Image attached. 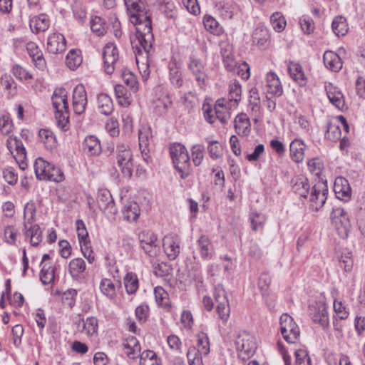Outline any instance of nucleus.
<instances>
[{"mask_svg":"<svg viewBox=\"0 0 365 365\" xmlns=\"http://www.w3.org/2000/svg\"><path fill=\"white\" fill-rule=\"evenodd\" d=\"M130 14V21L136 27L137 38L144 51L148 56L153 49L154 36L151 20L140 0H124Z\"/></svg>","mask_w":365,"mask_h":365,"instance_id":"1","label":"nucleus"},{"mask_svg":"<svg viewBox=\"0 0 365 365\" xmlns=\"http://www.w3.org/2000/svg\"><path fill=\"white\" fill-rule=\"evenodd\" d=\"M170 154L176 170L182 179L186 178L190 172V158L186 148L181 143H174L170 148Z\"/></svg>","mask_w":365,"mask_h":365,"instance_id":"2","label":"nucleus"},{"mask_svg":"<svg viewBox=\"0 0 365 365\" xmlns=\"http://www.w3.org/2000/svg\"><path fill=\"white\" fill-rule=\"evenodd\" d=\"M232 103L225 98L218 99L212 110L207 108L204 110V117L205 120L210 124L215 123L218 119L222 124H226L230 118V109Z\"/></svg>","mask_w":365,"mask_h":365,"instance_id":"3","label":"nucleus"},{"mask_svg":"<svg viewBox=\"0 0 365 365\" xmlns=\"http://www.w3.org/2000/svg\"><path fill=\"white\" fill-rule=\"evenodd\" d=\"M196 346L197 350L190 348L187 356L190 365H203L202 356H207L210 351V344L208 336L205 332H200L196 335Z\"/></svg>","mask_w":365,"mask_h":365,"instance_id":"4","label":"nucleus"},{"mask_svg":"<svg viewBox=\"0 0 365 365\" xmlns=\"http://www.w3.org/2000/svg\"><path fill=\"white\" fill-rule=\"evenodd\" d=\"M115 154L116 163L122 174L126 178H130L133 170V159L129 145L118 143L116 145Z\"/></svg>","mask_w":365,"mask_h":365,"instance_id":"5","label":"nucleus"},{"mask_svg":"<svg viewBox=\"0 0 365 365\" xmlns=\"http://www.w3.org/2000/svg\"><path fill=\"white\" fill-rule=\"evenodd\" d=\"M187 68L195 78L198 87L205 90L208 82L205 63L197 56L196 53L192 52L190 56Z\"/></svg>","mask_w":365,"mask_h":365,"instance_id":"6","label":"nucleus"},{"mask_svg":"<svg viewBox=\"0 0 365 365\" xmlns=\"http://www.w3.org/2000/svg\"><path fill=\"white\" fill-rule=\"evenodd\" d=\"M235 345L239 357L244 361L250 358L257 349L255 337L246 331L237 335L235 340Z\"/></svg>","mask_w":365,"mask_h":365,"instance_id":"7","label":"nucleus"},{"mask_svg":"<svg viewBox=\"0 0 365 365\" xmlns=\"http://www.w3.org/2000/svg\"><path fill=\"white\" fill-rule=\"evenodd\" d=\"M104 71L110 75L116 70L122 68L119 58L118 49L113 43H108L103 52Z\"/></svg>","mask_w":365,"mask_h":365,"instance_id":"8","label":"nucleus"},{"mask_svg":"<svg viewBox=\"0 0 365 365\" xmlns=\"http://www.w3.org/2000/svg\"><path fill=\"white\" fill-rule=\"evenodd\" d=\"M330 219L341 237H346L351 228V223L349 215L344 209L340 207H333Z\"/></svg>","mask_w":365,"mask_h":365,"instance_id":"9","label":"nucleus"},{"mask_svg":"<svg viewBox=\"0 0 365 365\" xmlns=\"http://www.w3.org/2000/svg\"><path fill=\"white\" fill-rule=\"evenodd\" d=\"M280 331L283 338L289 344L295 343L300 335L299 328L292 317L287 313L279 319Z\"/></svg>","mask_w":365,"mask_h":365,"instance_id":"10","label":"nucleus"},{"mask_svg":"<svg viewBox=\"0 0 365 365\" xmlns=\"http://www.w3.org/2000/svg\"><path fill=\"white\" fill-rule=\"evenodd\" d=\"M214 297L217 304L216 312L218 317L225 323L230 317V307L226 292L221 284L215 287Z\"/></svg>","mask_w":365,"mask_h":365,"instance_id":"11","label":"nucleus"},{"mask_svg":"<svg viewBox=\"0 0 365 365\" xmlns=\"http://www.w3.org/2000/svg\"><path fill=\"white\" fill-rule=\"evenodd\" d=\"M309 314L314 323L319 324L325 330L329 327L327 307L324 302L318 301L309 304Z\"/></svg>","mask_w":365,"mask_h":365,"instance_id":"12","label":"nucleus"},{"mask_svg":"<svg viewBox=\"0 0 365 365\" xmlns=\"http://www.w3.org/2000/svg\"><path fill=\"white\" fill-rule=\"evenodd\" d=\"M328 194L327 185L323 182L315 184L308 196L309 206L313 210H319L324 205Z\"/></svg>","mask_w":365,"mask_h":365,"instance_id":"13","label":"nucleus"},{"mask_svg":"<svg viewBox=\"0 0 365 365\" xmlns=\"http://www.w3.org/2000/svg\"><path fill=\"white\" fill-rule=\"evenodd\" d=\"M139 147L143 160L148 163L150 160V146L153 145V133L150 127L144 126L139 130Z\"/></svg>","mask_w":365,"mask_h":365,"instance_id":"14","label":"nucleus"},{"mask_svg":"<svg viewBox=\"0 0 365 365\" xmlns=\"http://www.w3.org/2000/svg\"><path fill=\"white\" fill-rule=\"evenodd\" d=\"M88 103L87 93L83 84L77 85L73 91V109L76 114L85 112Z\"/></svg>","mask_w":365,"mask_h":365,"instance_id":"15","label":"nucleus"},{"mask_svg":"<svg viewBox=\"0 0 365 365\" xmlns=\"http://www.w3.org/2000/svg\"><path fill=\"white\" fill-rule=\"evenodd\" d=\"M163 248L170 260L175 259L180 252V240L178 235H168L163 239Z\"/></svg>","mask_w":365,"mask_h":365,"instance_id":"16","label":"nucleus"},{"mask_svg":"<svg viewBox=\"0 0 365 365\" xmlns=\"http://www.w3.org/2000/svg\"><path fill=\"white\" fill-rule=\"evenodd\" d=\"M324 89L329 101L333 106L339 110H344L346 108L344 96L338 88L334 86L332 83H325Z\"/></svg>","mask_w":365,"mask_h":365,"instance_id":"17","label":"nucleus"},{"mask_svg":"<svg viewBox=\"0 0 365 365\" xmlns=\"http://www.w3.org/2000/svg\"><path fill=\"white\" fill-rule=\"evenodd\" d=\"M334 191L336 197L340 200L347 202L351 197V188L348 180L344 177L336 178L334 183Z\"/></svg>","mask_w":365,"mask_h":365,"instance_id":"18","label":"nucleus"},{"mask_svg":"<svg viewBox=\"0 0 365 365\" xmlns=\"http://www.w3.org/2000/svg\"><path fill=\"white\" fill-rule=\"evenodd\" d=\"M66 48V41L60 33L50 34L47 40V50L49 53L57 54L63 52Z\"/></svg>","mask_w":365,"mask_h":365,"instance_id":"19","label":"nucleus"},{"mask_svg":"<svg viewBox=\"0 0 365 365\" xmlns=\"http://www.w3.org/2000/svg\"><path fill=\"white\" fill-rule=\"evenodd\" d=\"M97 202L99 207L109 214L115 215L117 209L110 192L107 190H101L98 192Z\"/></svg>","mask_w":365,"mask_h":365,"instance_id":"20","label":"nucleus"},{"mask_svg":"<svg viewBox=\"0 0 365 365\" xmlns=\"http://www.w3.org/2000/svg\"><path fill=\"white\" fill-rule=\"evenodd\" d=\"M76 324L78 331L84 333L88 336H92L98 332V321L94 317H89L86 319H79Z\"/></svg>","mask_w":365,"mask_h":365,"instance_id":"21","label":"nucleus"},{"mask_svg":"<svg viewBox=\"0 0 365 365\" xmlns=\"http://www.w3.org/2000/svg\"><path fill=\"white\" fill-rule=\"evenodd\" d=\"M292 191L299 197L307 198L309 195L310 185L308 179L304 175H297L290 181Z\"/></svg>","mask_w":365,"mask_h":365,"instance_id":"22","label":"nucleus"},{"mask_svg":"<svg viewBox=\"0 0 365 365\" xmlns=\"http://www.w3.org/2000/svg\"><path fill=\"white\" fill-rule=\"evenodd\" d=\"M82 148L83 152L88 156H98L102 152L100 140L96 136L93 135L85 138Z\"/></svg>","mask_w":365,"mask_h":365,"instance_id":"23","label":"nucleus"},{"mask_svg":"<svg viewBox=\"0 0 365 365\" xmlns=\"http://www.w3.org/2000/svg\"><path fill=\"white\" fill-rule=\"evenodd\" d=\"M140 246L150 256L153 255V248L156 247L157 237L150 230L142 231L138 235Z\"/></svg>","mask_w":365,"mask_h":365,"instance_id":"24","label":"nucleus"},{"mask_svg":"<svg viewBox=\"0 0 365 365\" xmlns=\"http://www.w3.org/2000/svg\"><path fill=\"white\" fill-rule=\"evenodd\" d=\"M26 48L35 66L43 70L46 67V61L38 46L34 42L30 41L26 43Z\"/></svg>","mask_w":365,"mask_h":365,"instance_id":"25","label":"nucleus"},{"mask_svg":"<svg viewBox=\"0 0 365 365\" xmlns=\"http://www.w3.org/2000/svg\"><path fill=\"white\" fill-rule=\"evenodd\" d=\"M220 53L222 57L224 66L227 71H235V65L237 63L232 52V46L228 43H220Z\"/></svg>","mask_w":365,"mask_h":365,"instance_id":"26","label":"nucleus"},{"mask_svg":"<svg viewBox=\"0 0 365 365\" xmlns=\"http://www.w3.org/2000/svg\"><path fill=\"white\" fill-rule=\"evenodd\" d=\"M197 247L200 256L204 260H210L215 254L214 246L210 238L205 235L200 237L197 240Z\"/></svg>","mask_w":365,"mask_h":365,"instance_id":"27","label":"nucleus"},{"mask_svg":"<svg viewBox=\"0 0 365 365\" xmlns=\"http://www.w3.org/2000/svg\"><path fill=\"white\" fill-rule=\"evenodd\" d=\"M288 71L291 78L299 86H304L307 83V78L302 66L297 62H289Z\"/></svg>","mask_w":365,"mask_h":365,"instance_id":"28","label":"nucleus"},{"mask_svg":"<svg viewBox=\"0 0 365 365\" xmlns=\"http://www.w3.org/2000/svg\"><path fill=\"white\" fill-rule=\"evenodd\" d=\"M266 87L267 93L276 96L282 94L283 89L277 75L272 71L268 72L266 76Z\"/></svg>","mask_w":365,"mask_h":365,"instance_id":"29","label":"nucleus"},{"mask_svg":"<svg viewBox=\"0 0 365 365\" xmlns=\"http://www.w3.org/2000/svg\"><path fill=\"white\" fill-rule=\"evenodd\" d=\"M53 108L57 110H66L68 108L67 91L63 88H56L51 98Z\"/></svg>","mask_w":365,"mask_h":365,"instance_id":"30","label":"nucleus"},{"mask_svg":"<svg viewBox=\"0 0 365 365\" xmlns=\"http://www.w3.org/2000/svg\"><path fill=\"white\" fill-rule=\"evenodd\" d=\"M50 25L48 16L45 14H41L33 16L29 21V26L33 33L38 34L46 31Z\"/></svg>","mask_w":365,"mask_h":365,"instance_id":"31","label":"nucleus"},{"mask_svg":"<svg viewBox=\"0 0 365 365\" xmlns=\"http://www.w3.org/2000/svg\"><path fill=\"white\" fill-rule=\"evenodd\" d=\"M323 61L326 68L331 71L338 72L342 68V61L341 58L337 53L331 51H327L324 52Z\"/></svg>","mask_w":365,"mask_h":365,"instance_id":"32","label":"nucleus"},{"mask_svg":"<svg viewBox=\"0 0 365 365\" xmlns=\"http://www.w3.org/2000/svg\"><path fill=\"white\" fill-rule=\"evenodd\" d=\"M125 354L130 359H135L139 356L141 347L138 340L135 336H128L123 344Z\"/></svg>","mask_w":365,"mask_h":365,"instance_id":"33","label":"nucleus"},{"mask_svg":"<svg viewBox=\"0 0 365 365\" xmlns=\"http://www.w3.org/2000/svg\"><path fill=\"white\" fill-rule=\"evenodd\" d=\"M120 287V281H116V282L114 283L113 280L108 278L102 279L99 285L101 293L110 299L116 297V289Z\"/></svg>","mask_w":365,"mask_h":365,"instance_id":"34","label":"nucleus"},{"mask_svg":"<svg viewBox=\"0 0 365 365\" xmlns=\"http://www.w3.org/2000/svg\"><path fill=\"white\" fill-rule=\"evenodd\" d=\"M305 145L302 140L295 138L289 145L291 158L295 163H301L304 158Z\"/></svg>","mask_w":365,"mask_h":365,"instance_id":"35","label":"nucleus"},{"mask_svg":"<svg viewBox=\"0 0 365 365\" xmlns=\"http://www.w3.org/2000/svg\"><path fill=\"white\" fill-rule=\"evenodd\" d=\"M269 38V30L263 26H257L252 36L253 43L257 44L260 47L267 46Z\"/></svg>","mask_w":365,"mask_h":365,"instance_id":"36","label":"nucleus"},{"mask_svg":"<svg viewBox=\"0 0 365 365\" xmlns=\"http://www.w3.org/2000/svg\"><path fill=\"white\" fill-rule=\"evenodd\" d=\"M220 15L225 19H232L239 11L238 6L232 1H221L218 4Z\"/></svg>","mask_w":365,"mask_h":365,"instance_id":"37","label":"nucleus"},{"mask_svg":"<svg viewBox=\"0 0 365 365\" xmlns=\"http://www.w3.org/2000/svg\"><path fill=\"white\" fill-rule=\"evenodd\" d=\"M235 128L238 135L247 136L250 131V123L245 113L237 115L235 119Z\"/></svg>","mask_w":365,"mask_h":365,"instance_id":"38","label":"nucleus"},{"mask_svg":"<svg viewBox=\"0 0 365 365\" xmlns=\"http://www.w3.org/2000/svg\"><path fill=\"white\" fill-rule=\"evenodd\" d=\"M122 212L124 220L131 222L137 220L140 214V209L137 202H129L124 206Z\"/></svg>","mask_w":365,"mask_h":365,"instance_id":"39","label":"nucleus"},{"mask_svg":"<svg viewBox=\"0 0 365 365\" xmlns=\"http://www.w3.org/2000/svg\"><path fill=\"white\" fill-rule=\"evenodd\" d=\"M98 108L100 112L105 115H110L113 110V103L111 98L106 94L101 93L98 96Z\"/></svg>","mask_w":365,"mask_h":365,"instance_id":"40","label":"nucleus"},{"mask_svg":"<svg viewBox=\"0 0 365 365\" xmlns=\"http://www.w3.org/2000/svg\"><path fill=\"white\" fill-rule=\"evenodd\" d=\"M34 167L36 178L41 180H46L49 171L50 163L38 158L36 160Z\"/></svg>","mask_w":365,"mask_h":365,"instance_id":"41","label":"nucleus"},{"mask_svg":"<svg viewBox=\"0 0 365 365\" xmlns=\"http://www.w3.org/2000/svg\"><path fill=\"white\" fill-rule=\"evenodd\" d=\"M331 28L334 34L339 37L345 36L349 30L346 19L341 16L334 19Z\"/></svg>","mask_w":365,"mask_h":365,"instance_id":"42","label":"nucleus"},{"mask_svg":"<svg viewBox=\"0 0 365 365\" xmlns=\"http://www.w3.org/2000/svg\"><path fill=\"white\" fill-rule=\"evenodd\" d=\"M140 365H160L161 360L158 357L157 354L152 350H144L139 354Z\"/></svg>","mask_w":365,"mask_h":365,"instance_id":"43","label":"nucleus"},{"mask_svg":"<svg viewBox=\"0 0 365 365\" xmlns=\"http://www.w3.org/2000/svg\"><path fill=\"white\" fill-rule=\"evenodd\" d=\"M86 263L82 258H75L70 261L68 271L73 278H78L86 270Z\"/></svg>","mask_w":365,"mask_h":365,"instance_id":"44","label":"nucleus"},{"mask_svg":"<svg viewBox=\"0 0 365 365\" xmlns=\"http://www.w3.org/2000/svg\"><path fill=\"white\" fill-rule=\"evenodd\" d=\"M41 142L48 150H52L56 147V140L53 132L48 129H41L38 132Z\"/></svg>","mask_w":365,"mask_h":365,"instance_id":"45","label":"nucleus"},{"mask_svg":"<svg viewBox=\"0 0 365 365\" xmlns=\"http://www.w3.org/2000/svg\"><path fill=\"white\" fill-rule=\"evenodd\" d=\"M242 88L240 82L237 80L231 81L229 84V100L230 103L236 106L241 99Z\"/></svg>","mask_w":365,"mask_h":365,"instance_id":"46","label":"nucleus"},{"mask_svg":"<svg viewBox=\"0 0 365 365\" xmlns=\"http://www.w3.org/2000/svg\"><path fill=\"white\" fill-rule=\"evenodd\" d=\"M205 29L214 35L219 36L222 33V28L217 20L210 15H205L203 18Z\"/></svg>","mask_w":365,"mask_h":365,"instance_id":"47","label":"nucleus"},{"mask_svg":"<svg viewBox=\"0 0 365 365\" xmlns=\"http://www.w3.org/2000/svg\"><path fill=\"white\" fill-rule=\"evenodd\" d=\"M124 285L126 292L133 294L136 292L138 289V279L137 275L133 272H128L125 276Z\"/></svg>","mask_w":365,"mask_h":365,"instance_id":"48","label":"nucleus"},{"mask_svg":"<svg viewBox=\"0 0 365 365\" xmlns=\"http://www.w3.org/2000/svg\"><path fill=\"white\" fill-rule=\"evenodd\" d=\"M25 235L30 237V243L32 246H37L41 241V232L38 225H34L29 228H26Z\"/></svg>","mask_w":365,"mask_h":365,"instance_id":"49","label":"nucleus"},{"mask_svg":"<svg viewBox=\"0 0 365 365\" xmlns=\"http://www.w3.org/2000/svg\"><path fill=\"white\" fill-rule=\"evenodd\" d=\"M123 82L131 89L133 92L138 90V81L135 76L127 68L120 69Z\"/></svg>","mask_w":365,"mask_h":365,"instance_id":"50","label":"nucleus"},{"mask_svg":"<svg viewBox=\"0 0 365 365\" xmlns=\"http://www.w3.org/2000/svg\"><path fill=\"white\" fill-rule=\"evenodd\" d=\"M170 80L173 86L180 88L183 84L182 73L178 68L176 63H170L169 64Z\"/></svg>","mask_w":365,"mask_h":365,"instance_id":"51","label":"nucleus"},{"mask_svg":"<svg viewBox=\"0 0 365 365\" xmlns=\"http://www.w3.org/2000/svg\"><path fill=\"white\" fill-rule=\"evenodd\" d=\"M66 61L70 69L75 70L82 63L83 58L79 51L71 50L66 56Z\"/></svg>","mask_w":365,"mask_h":365,"instance_id":"52","label":"nucleus"},{"mask_svg":"<svg viewBox=\"0 0 365 365\" xmlns=\"http://www.w3.org/2000/svg\"><path fill=\"white\" fill-rule=\"evenodd\" d=\"M294 365H312V359L307 350L304 349L295 350Z\"/></svg>","mask_w":365,"mask_h":365,"instance_id":"53","label":"nucleus"},{"mask_svg":"<svg viewBox=\"0 0 365 365\" xmlns=\"http://www.w3.org/2000/svg\"><path fill=\"white\" fill-rule=\"evenodd\" d=\"M1 84L7 91L9 97H13L16 93V83L11 76L9 75L2 76L1 78Z\"/></svg>","mask_w":365,"mask_h":365,"instance_id":"54","label":"nucleus"},{"mask_svg":"<svg viewBox=\"0 0 365 365\" xmlns=\"http://www.w3.org/2000/svg\"><path fill=\"white\" fill-rule=\"evenodd\" d=\"M354 262L352 259V254L349 250L342 252L339 257V266L345 272H351L353 267Z\"/></svg>","mask_w":365,"mask_h":365,"instance_id":"55","label":"nucleus"},{"mask_svg":"<svg viewBox=\"0 0 365 365\" xmlns=\"http://www.w3.org/2000/svg\"><path fill=\"white\" fill-rule=\"evenodd\" d=\"M55 277V269L53 267H46V264L42 266L40 279L43 284L48 285L53 282Z\"/></svg>","mask_w":365,"mask_h":365,"instance_id":"56","label":"nucleus"},{"mask_svg":"<svg viewBox=\"0 0 365 365\" xmlns=\"http://www.w3.org/2000/svg\"><path fill=\"white\" fill-rule=\"evenodd\" d=\"M272 28L277 32L282 31L286 26V21L280 12H275L270 16Z\"/></svg>","mask_w":365,"mask_h":365,"instance_id":"57","label":"nucleus"},{"mask_svg":"<svg viewBox=\"0 0 365 365\" xmlns=\"http://www.w3.org/2000/svg\"><path fill=\"white\" fill-rule=\"evenodd\" d=\"M91 29L97 36H103L106 31V24L103 19L99 16H94L90 21Z\"/></svg>","mask_w":365,"mask_h":365,"instance_id":"58","label":"nucleus"},{"mask_svg":"<svg viewBox=\"0 0 365 365\" xmlns=\"http://www.w3.org/2000/svg\"><path fill=\"white\" fill-rule=\"evenodd\" d=\"M205 146L201 144L194 145L191 148L192 160L195 166L201 165L204 158Z\"/></svg>","mask_w":365,"mask_h":365,"instance_id":"59","label":"nucleus"},{"mask_svg":"<svg viewBox=\"0 0 365 365\" xmlns=\"http://www.w3.org/2000/svg\"><path fill=\"white\" fill-rule=\"evenodd\" d=\"M334 310L336 313V317L339 320H344L348 318L349 313L346 307L342 303L341 301L335 299L334 301Z\"/></svg>","mask_w":365,"mask_h":365,"instance_id":"60","label":"nucleus"},{"mask_svg":"<svg viewBox=\"0 0 365 365\" xmlns=\"http://www.w3.org/2000/svg\"><path fill=\"white\" fill-rule=\"evenodd\" d=\"M76 224L80 245L89 242L88 233L83 221L82 220H77Z\"/></svg>","mask_w":365,"mask_h":365,"instance_id":"61","label":"nucleus"},{"mask_svg":"<svg viewBox=\"0 0 365 365\" xmlns=\"http://www.w3.org/2000/svg\"><path fill=\"white\" fill-rule=\"evenodd\" d=\"M56 119L58 127L61 129L66 130L69 122L68 108L66 110L56 111Z\"/></svg>","mask_w":365,"mask_h":365,"instance_id":"62","label":"nucleus"},{"mask_svg":"<svg viewBox=\"0 0 365 365\" xmlns=\"http://www.w3.org/2000/svg\"><path fill=\"white\" fill-rule=\"evenodd\" d=\"M64 180V175L58 168L50 163L49 171L47 173L46 180L56 182H62Z\"/></svg>","mask_w":365,"mask_h":365,"instance_id":"63","label":"nucleus"},{"mask_svg":"<svg viewBox=\"0 0 365 365\" xmlns=\"http://www.w3.org/2000/svg\"><path fill=\"white\" fill-rule=\"evenodd\" d=\"M13 129L12 120L9 114L0 117V132L3 135H9Z\"/></svg>","mask_w":365,"mask_h":365,"instance_id":"64","label":"nucleus"}]
</instances>
